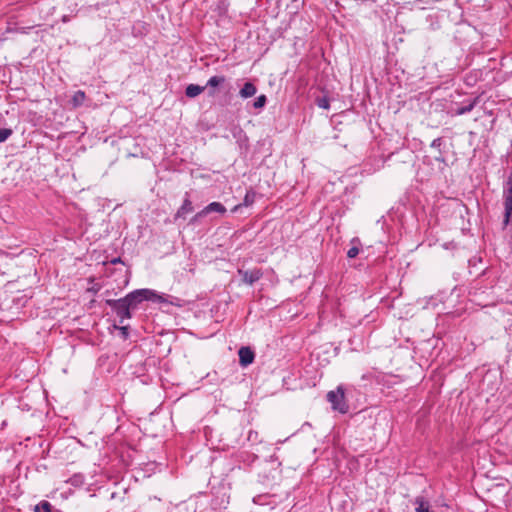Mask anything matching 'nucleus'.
<instances>
[{
    "mask_svg": "<svg viewBox=\"0 0 512 512\" xmlns=\"http://www.w3.org/2000/svg\"><path fill=\"white\" fill-rule=\"evenodd\" d=\"M124 300L129 303L131 309H135L143 300H150L154 302H166V299L158 295L155 291L150 289L135 290L124 297Z\"/></svg>",
    "mask_w": 512,
    "mask_h": 512,
    "instance_id": "obj_1",
    "label": "nucleus"
},
{
    "mask_svg": "<svg viewBox=\"0 0 512 512\" xmlns=\"http://www.w3.org/2000/svg\"><path fill=\"white\" fill-rule=\"evenodd\" d=\"M106 304L110 306L120 318V323L124 322V319L131 318V306L127 303L124 298L113 300L107 299Z\"/></svg>",
    "mask_w": 512,
    "mask_h": 512,
    "instance_id": "obj_2",
    "label": "nucleus"
},
{
    "mask_svg": "<svg viewBox=\"0 0 512 512\" xmlns=\"http://www.w3.org/2000/svg\"><path fill=\"white\" fill-rule=\"evenodd\" d=\"M327 399L332 404L334 410H338L341 413L347 412L348 406L344 401V390L342 387H338L336 391H329Z\"/></svg>",
    "mask_w": 512,
    "mask_h": 512,
    "instance_id": "obj_3",
    "label": "nucleus"
},
{
    "mask_svg": "<svg viewBox=\"0 0 512 512\" xmlns=\"http://www.w3.org/2000/svg\"><path fill=\"white\" fill-rule=\"evenodd\" d=\"M508 189L505 192V214H504V225H508L512 221V173L509 175L507 180Z\"/></svg>",
    "mask_w": 512,
    "mask_h": 512,
    "instance_id": "obj_4",
    "label": "nucleus"
},
{
    "mask_svg": "<svg viewBox=\"0 0 512 512\" xmlns=\"http://www.w3.org/2000/svg\"><path fill=\"white\" fill-rule=\"evenodd\" d=\"M239 275L242 276V281L246 284L252 285L256 281H258L262 276L263 272L261 269H253V270H238Z\"/></svg>",
    "mask_w": 512,
    "mask_h": 512,
    "instance_id": "obj_5",
    "label": "nucleus"
},
{
    "mask_svg": "<svg viewBox=\"0 0 512 512\" xmlns=\"http://www.w3.org/2000/svg\"><path fill=\"white\" fill-rule=\"evenodd\" d=\"M239 362L242 366H248L254 361L255 354L250 347H241L238 351Z\"/></svg>",
    "mask_w": 512,
    "mask_h": 512,
    "instance_id": "obj_6",
    "label": "nucleus"
},
{
    "mask_svg": "<svg viewBox=\"0 0 512 512\" xmlns=\"http://www.w3.org/2000/svg\"><path fill=\"white\" fill-rule=\"evenodd\" d=\"M211 212H218L220 214H224L226 212V208L219 202H212L207 205L202 211L199 212V215H207Z\"/></svg>",
    "mask_w": 512,
    "mask_h": 512,
    "instance_id": "obj_7",
    "label": "nucleus"
},
{
    "mask_svg": "<svg viewBox=\"0 0 512 512\" xmlns=\"http://www.w3.org/2000/svg\"><path fill=\"white\" fill-rule=\"evenodd\" d=\"M193 211L192 202L189 198L184 199L182 206L177 211L175 218H184L186 214Z\"/></svg>",
    "mask_w": 512,
    "mask_h": 512,
    "instance_id": "obj_8",
    "label": "nucleus"
},
{
    "mask_svg": "<svg viewBox=\"0 0 512 512\" xmlns=\"http://www.w3.org/2000/svg\"><path fill=\"white\" fill-rule=\"evenodd\" d=\"M205 88H206V86H199V85H196V84H189L186 87L185 94L189 98H194V97L200 95L205 90Z\"/></svg>",
    "mask_w": 512,
    "mask_h": 512,
    "instance_id": "obj_9",
    "label": "nucleus"
},
{
    "mask_svg": "<svg viewBox=\"0 0 512 512\" xmlns=\"http://www.w3.org/2000/svg\"><path fill=\"white\" fill-rule=\"evenodd\" d=\"M256 86L251 82H246L242 89L240 90L239 94L242 98H249L256 94Z\"/></svg>",
    "mask_w": 512,
    "mask_h": 512,
    "instance_id": "obj_10",
    "label": "nucleus"
},
{
    "mask_svg": "<svg viewBox=\"0 0 512 512\" xmlns=\"http://www.w3.org/2000/svg\"><path fill=\"white\" fill-rule=\"evenodd\" d=\"M34 512H60V511L55 510L53 508V506L48 501H42V502H40V504L35 506Z\"/></svg>",
    "mask_w": 512,
    "mask_h": 512,
    "instance_id": "obj_11",
    "label": "nucleus"
},
{
    "mask_svg": "<svg viewBox=\"0 0 512 512\" xmlns=\"http://www.w3.org/2000/svg\"><path fill=\"white\" fill-rule=\"evenodd\" d=\"M85 100V92L77 91L72 97V103L74 107H78L83 104Z\"/></svg>",
    "mask_w": 512,
    "mask_h": 512,
    "instance_id": "obj_12",
    "label": "nucleus"
},
{
    "mask_svg": "<svg viewBox=\"0 0 512 512\" xmlns=\"http://www.w3.org/2000/svg\"><path fill=\"white\" fill-rule=\"evenodd\" d=\"M225 82V77L224 76H213L211 77L207 84H206V87L209 86V87H217L221 84H223Z\"/></svg>",
    "mask_w": 512,
    "mask_h": 512,
    "instance_id": "obj_13",
    "label": "nucleus"
},
{
    "mask_svg": "<svg viewBox=\"0 0 512 512\" xmlns=\"http://www.w3.org/2000/svg\"><path fill=\"white\" fill-rule=\"evenodd\" d=\"M415 502L418 505L416 507L417 512H430L428 503L425 502L422 497H417Z\"/></svg>",
    "mask_w": 512,
    "mask_h": 512,
    "instance_id": "obj_14",
    "label": "nucleus"
},
{
    "mask_svg": "<svg viewBox=\"0 0 512 512\" xmlns=\"http://www.w3.org/2000/svg\"><path fill=\"white\" fill-rule=\"evenodd\" d=\"M475 102H476V100L472 101L470 104H468V105H466V106H463V107L458 108V109L455 111V114H456V115H463V114H465V113L470 112V111L473 109V107H474V105H475Z\"/></svg>",
    "mask_w": 512,
    "mask_h": 512,
    "instance_id": "obj_15",
    "label": "nucleus"
},
{
    "mask_svg": "<svg viewBox=\"0 0 512 512\" xmlns=\"http://www.w3.org/2000/svg\"><path fill=\"white\" fill-rule=\"evenodd\" d=\"M12 135V130L8 128H0V143L4 142Z\"/></svg>",
    "mask_w": 512,
    "mask_h": 512,
    "instance_id": "obj_16",
    "label": "nucleus"
},
{
    "mask_svg": "<svg viewBox=\"0 0 512 512\" xmlns=\"http://www.w3.org/2000/svg\"><path fill=\"white\" fill-rule=\"evenodd\" d=\"M266 100H267V99H266V96H265V95H261V96H259V97L255 100V102H254L253 106H254L255 108H262V107H264V105H265V103H266Z\"/></svg>",
    "mask_w": 512,
    "mask_h": 512,
    "instance_id": "obj_17",
    "label": "nucleus"
},
{
    "mask_svg": "<svg viewBox=\"0 0 512 512\" xmlns=\"http://www.w3.org/2000/svg\"><path fill=\"white\" fill-rule=\"evenodd\" d=\"M317 104L320 108L328 109L329 108V99L327 97H322L317 99Z\"/></svg>",
    "mask_w": 512,
    "mask_h": 512,
    "instance_id": "obj_18",
    "label": "nucleus"
},
{
    "mask_svg": "<svg viewBox=\"0 0 512 512\" xmlns=\"http://www.w3.org/2000/svg\"><path fill=\"white\" fill-rule=\"evenodd\" d=\"M255 193H247L244 198V205L248 206L254 202Z\"/></svg>",
    "mask_w": 512,
    "mask_h": 512,
    "instance_id": "obj_19",
    "label": "nucleus"
},
{
    "mask_svg": "<svg viewBox=\"0 0 512 512\" xmlns=\"http://www.w3.org/2000/svg\"><path fill=\"white\" fill-rule=\"evenodd\" d=\"M358 253H359V249L357 247H352L348 250L347 256L349 258H354L358 255Z\"/></svg>",
    "mask_w": 512,
    "mask_h": 512,
    "instance_id": "obj_20",
    "label": "nucleus"
},
{
    "mask_svg": "<svg viewBox=\"0 0 512 512\" xmlns=\"http://www.w3.org/2000/svg\"><path fill=\"white\" fill-rule=\"evenodd\" d=\"M441 143H442V139L441 138H437V139L433 140V142L431 144V147L432 148H439L441 146Z\"/></svg>",
    "mask_w": 512,
    "mask_h": 512,
    "instance_id": "obj_21",
    "label": "nucleus"
},
{
    "mask_svg": "<svg viewBox=\"0 0 512 512\" xmlns=\"http://www.w3.org/2000/svg\"><path fill=\"white\" fill-rule=\"evenodd\" d=\"M119 329L122 332V335L126 338L128 336V326H122L119 327Z\"/></svg>",
    "mask_w": 512,
    "mask_h": 512,
    "instance_id": "obj_22",
    "label": "nucleus"
},
{
    "mask_svg": "<svg viewBox=\"0 0 512 512\" xmlns=\"http://www.w3.org/2000/svg\"><path fill=\"white\" fill-rule=\"evenodd\" d=\"M204 215H199V212L191 219V223H194L198 221L199 218L203 217Z\"/></svg>",
    "mask_w": 512,
    "mask_h": 512,
    "instance_id": "obj_23",
    "label": "nucleus"
},
{
    "mask_svg": "<svg viewBox=\"0 0 512 512\" xmlns=\"http://www.w3.org/2000/svg\"><path fill=\"white\" fill-rule=\"evenodd\" d=\"M111 263H112V264L122 263V260H121V258H120V257H118V258H115V259L111 260Z\"/></svg>",
    "mask_w": 512,
    "mask_h": 512,
    "instance_id": "obj_24",
    "label": "nucleus"
},
{
    "mask_svg": "<svg viewBox=\"0 0 512 512\" xmlns=\"http://www.w3.org/2000/svg\"><path fill=\"white\" fill-rule=\"evenodd\" d=\"M436 160L441 161V162H444V158H443L442 156H437V157H436Z\"/></svg>",
    "mask_w": 512,
    "mask_h": 512,
    "instance_id": "obj_25",
    "label": "nucleus"
},
{
    "mask_svg": "<svg viewBox=\"0 0 512 512\" xmlns=\"http://www.w3.org/2000/svg\"><path fill=\"white\" fill-rule=\"evenodd\" d=\"M215 92L214 91H209V95L210 96H214Z\"/></svg>",
    "mask_w": 512,
    "mask_h": 512,
    "instance_id": "obj_26",
    "label": "nucleus"
}]
</instances>
